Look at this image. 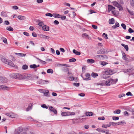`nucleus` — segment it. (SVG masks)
<instances>
[{"label":"nucleus","mask_w":134,"mask_h":134,"mask_svg":"<svg viewBox=\"0 0 134 134\" xmlns=\"http://www.w3.org/2000/svg\"><path fill=\"white\" fill-rule=\"evenodd\" d=\"M43 93L44 94V95L46 96H48V93H49V91L48 90H45L44 91H43Z\"/></svg>","instance_id":"2f4dec72"},{"label":"nucleus","mask_w":134,"mask_h":134,"mask_svg":"<svg viewBox=\"0 0 134 134\" xmlns=\"http://www.w3.org/2000/svg\"><path fill=\"white\" fill-rule=\"evenodd\" d=\"M57 65L58 66H67V64H63L58 63L57 64Z\"/></svg>","instance_id":"b1692460"},{"label":"nucleus","mask_w":134,"mask_h":134,"mask_svg":"<svg viewBox=\"0 0 134 134\" xmlns=\"http://www.w3.org/2000/svg\"><path fill=\"white\" fill-rule=\"evenodd\" d=\"M76 61V59L74 58H72L71 59H69V61L70 62H75Z\"/></svg>","instance_id":"37998d69"},{"label":"nucleus","mask_w":134,"mask_h":134,"mask_svg":"<svg viewBox=\"0 0 134 134\" xmlns=\"http://www.w3.org/2000/svg\"><path fill=\"white\" fill-rule=\"evenodd\" d=\"M42 29L44 31H48L49 30V26L45 25L42 27Z\"/></svg>","instance_id":"9b49d317"},{"label":"nucleus","mask_w":134,"mask_h":134,"mask_svg":"<svg viewBox=\"0 0 134 134\" xmlns=\"http://www.w3.org/2000/svg\"><path fill=\"white\" fill-rule=\"evenodd\" d=\"M130 4L132 7H134V0H130Z\"/></svg>","instance_id":"58836bf2"},{"label":"nucleus","mask_w":134,"mask_h":134,"mask_svg":"<svg viewBox=\"0 0 134 134\" xmlns=\"http://www.w3.org/2000/svg\"><path fill=\"white\" fill-rule=\"evenodd\" d=\"M36 58L37 59L39 60L41 62V63L42 64H45L46 63V62L42 60H41L39 59L38 58Z\"/></svg>","instance_id":"09e8293b"},{"label":"nucleus","mask_w":134,"mask_h":134,"mask_svg":"<svg viewBox=\"0 0 134 134\" xmlns=\"http://www.w3.org/2000/svg\"><path fill=\"white\" fill-rule=\"evenodd\" d=\"M110 124L109 123V124H107V125H105V124H103L102 125V127L103 128H104L106 129L108 127H109L110 126Z\"/></svg>","instance_id":"c756f323"},{"label":"nucleus","mask_w":134,"mask_h":134,"mask_svg":"<svg viewBox=\"0 0 134 134\" xmlns=\"http://www.w3.org/2000/svg\"><path fill=\"white\" fill-rule=\"evenodd\" d=\"M94 62V60L92 59H88L87 60V62L88 63L92 64Z\"/></svg>","instance_id":"dca6fc26"},{"label":"nucleus","mask_w":134,"mask_h":134,"mask_svg":"<svg viewBox=\"0 0 134 134\" xmlns=\"http://www.w3.org/2000/svg\"><path fill=\"white\" fill-rule=\"evenodd\" d=\"M32 104L31 105V106H29L26 109V111H28L31 110L32 109Z\"/></svg>","instance_id":"a19ab883"},{"label":"nucleus","mask_w":134,"mask_h":134,"mask_svg":"<svg viewBox=\"0 0 134 134\" xmlns=\"http://www.w3.org/2000/svg\"><path fill=\"white\" fill-rule=\"evenodd\" d=\"M91 76L95 78L96 77L98 76V75L97 73L93 72L92 73Z\"/></svg>","instance_id":"c85d7f7f"},{"label":"nucleus","mask_w":134,"mask_h":134,"mask_svg":"<svg viewBox=\"0 0 134 134\" xmlns=\"http://www.w3.org/2000/svg\"><path fill=\"white\" fill-rule=\"evenodd\" d=\"M47 72L48 73L52 74L53 72V71L52 69H48L47 70Z\"/></svg>","instance_id":"79ce46f5"},{"label":"nucleus","mask_w":134,"mask_h":134,"mask_svg":"<svg viewBox=\"0 0 134 134\" xmlns=\"http://www.w3.org/2000/svg\"><path fill=\"white\" fill-rule=\"evenodd\" d=\"M30 68L32 69H35L36 68V65L35 64L31 65H30Z\"/></svg>","instance_id":"c03bdc74"},{"label":"nucleus","mask_w":134,"mask_h":134,"mask_svg":"<svg viewBox=\"0 0 134 134\" xmlns=\"http://www.w3.org/2000/svg\"><path fill=\"white\" fill-rule=\"evenodd\" d=\"M54 23L55 25H58L59 24V21L57 20H55L54 22Z\"/></svg>","instance_id":"774afa93"},{"label":"nucleus","mask_w":134,"mask_h":134,"mask_svg":"<svg viewBox=\"0 0 134 134\" xmlns=\"http://www.w3.org/2000/svg\"><path fill=\"white\" fill-rule=\"evenodd\" d=\"M127 10L129 13V14L131 15H134V13H133V12L132 11H131L129 9L127 8L126 9Z\"/></svg>","instance_id":"bb28decb"},{"label":"nucleus","mask_w":134,"mask_h":134,"mask_svg":"<svg viewBox=\"0 0 134 134\" xmlns=\"http://www.w3.org/2000/svg\"><path fill=\"white\" fill-rule=\"evenodd\" d=\"M124 114L125 116H127L129 115L128 112L126 111H125L124 112Z\"/></svg>","instance_id":"0e129e2a"},{"label":"nucleus","mask_w":134,"mask_h":134,"mask_svg":"<svg viewBox=\"0 0 134 134\" xmlns=\"http://www.w3.org/2000/svg\"><path fill=\"white\" fill-rule=\"evenodd\" d=\"M103 36L106 39H107L108 38L107 35L105 33H103Z\"/></svg>","instance_id":"864d4df0"},{"label":"nucleus","mask_w":134,"mask_h":134,"mask_svg":"<svg viewBox=\"0 0 134 134\" xmlns=\"http://www.w3.org/2000/svg\"><path fill=\"white\" fill-rule=\"evenodd\" d=\"M6 29L8 31H12L13 30V28L11 26H9L8 27H7L6 28Z\"/></svg>","instance_id":"f704fd0d"},{"label":"nucleus","mask_w":134,"mask_h":134,"mask_svg":"<svg viewBox=\"0 0 134 134\" xmlns=\"http://www.w3.org/2000/svg\"><path fill=\"white\" fill-rule=\"evenodd\" d=\"M53 17L55 18H60L61 15L58 14H53Z\"/></svg>","instance_id":"4be33fe9"},{"label":"nucleus","mask_w":134,"mask_h":134,"mask_svg":"<svg viewBox=\"0 0 134 134\" xmlns=\"http://www.w3.org/2000/svg\"><path fill=\"white\" fill-rule=\"evenodd\" d=\"M129 32L130 33H131L134 32V31L131 28H130L128 30Z\"/></svg>","instance_id":"052dcab7"},{"label":"nucleus","mask_w":134,"mask_h":134,"mask_svg":"<svg viewBox=\"0 0 134 134\" xmlns=\"http://www.w3.org/2000/svg\"><path fill=\"white\" fill-rule=\"evenodd\" d=\"M18 18L20 20H23L26 19V17L24 16H22L21 15H19L18 16Z\"/></svg>","instance_id":"2eb2a0df"},{"label":"nucleus","mask_w":134,"mask_h":134,"mask_svg":"<svg viewBox=\"0 0 134 134\" xmlns=\"http://www.w3.org/2000/svg\"><path fill=\"white\" fill-rule=\"evenodd\" d=\"M126 95L127 96H132V94L130 92H129L126 93Z\"/></svg>","instance_id":"338daca9"},{"label":"nucleus","mask_w":134,"mask_h":134,"mask_svg":"<svg viewBox=\"0 0 134 134\" xmlns=\"http://www.w3.org/2000/svg\"><path fill=\"white\" fill-rule=\"evenodd\" d=\"M113 5L116 7H119V6L120 5L119 4V3L116 1H114L113 2Z\"/></svg>","instance_id":"7c9ffc66"},{"label":"nucleus","mask_w":134,"mask_h":134,"mask_svg":"<svg viewBox=\"0 0 134 134\" xmlns=\"http://www.w3.org/2000/svg\"><path fill=\"white\" fill-rule=\"evenodd\" d=\"M67 116L70 115H74L75 114V113L74 112H67Z\"/></svg>","instance_id":"c9c22d12"},{"label":"nucleus","mask_w":134,"mask_h":134,"mask_svg":"<svg viewBox=\"0 0 134 134\" xmlns=\"http://www.w3.org/2000/svg\"><path fill=\"white\" fill-rule=\"evenodd\" d=\"M10 77L13 79L21 80L22 76L21 75L17 73H13L9 75Z\"/></svg>","instance_id":"f257e3e1"},{"label":"nucleus","mask_w":134,"mask_h":134,"mask_svg":"<svg viewBox=\"0 0 134 134\" xmlns=\"http://www.w3.org/2000/svg\"><path fill=\"white\" fill-rule=\"evenodd\" d=\"M61 70L62 71L64 72H67L69 71V69L66 67H63Z\"/></svg>","instance_id":"ddd939ff"},{"label":"nucleus","mask_w":134,"mask_h":134,"mask_svg":"<svg viewBox=\"0 0 134 134\" xmlns=\"http://www.w3.org/2000/svg\"><path fill=\"white\" fill-rule=\"evenodd\" d=\"M96 130L99 132L102 133H104L105 132V131L103 129H101L98 128L96 129Z\"/></svg>","instance_id":"a878e982"},{"label":"nucleus","mask_w":134,"mask_h":134,"mask_svg":"<svg viewBox=\"0 0 134 134\" xmlns=\"http://www.w3.org/2000/svg\"><path fill=\"white\" fill-rule=\"evenodd\" d=\"M40 37L41 38H44L48 39L49 38V37L48 36H46L42 34H41L40 35Z\"/></svg>","instance_id":"412c9836"},{"label":"nucleus","mask_w":134,"mask_h":134,"mask_svg":"<svg viewBox=\"0 0 134 134\" xmlns=\"http://www.w3.org/2000/svg\"><path fill=\"white\" fill-rule=\"evenodd\" d=\"M9 88L8 87L6 86L5 85H0V90H9Z\"/></svg>","instance_id":"0eeeda50"},{"label":"nucleus","mask_w":134,"mask_h":134,"mask_svg":"<svg viewBox=\"0 0 134 134\" xmlns=\"http://www.w3.org/2000/svg\"><path fill=\"white\" fill-rule=\"evenodd\" d=\"M49 109L50 111L53 112L54 114H57V110L55 109H54L52 107H50L49 108Z\"/></svg>","instance_id":"9d476101"},{"label":"nucleus","mask_w":134,"mask_h":134,"mask_svg":"<svg viewBox=\"0 0 134 134\" xmlns=\"http://www.w3.org/2000/svg\"><path fill=\"white\" fill-rule=\"evenodd\" d=\"M5 114L11 118H13L14 116L13 114L12 113H6Z\"/></svg>","instance_id":"a211bd4d"},{"label":"nucleus","mask_w":134,"mask_h":134,"mask_svg":"<svg viewBox=\"0 0 134 134\" xmlns=\"http://www.w3.org/2000/svg\"><path fill=\"white\" fill-rule=\"evenodd\" d=\"M73 52L74 53L77 55H79L81 54V53L80 52L76 51L75 49H74L73 50Z\"/></svg>","instance_id":"aec40b11"},{"label":"nucleus","mask_w":134,"mask_h":134,"mask_svg":"<svg viewBox=\"0 0 134 134\" xmlns=\"http://www.w3.org/2000/svg\"><path fill=\"white\" fill-rule=\"evenodd\" d=\"M112 119L113 120H118L119 119V117H118L114 116L113 117Z\"/></svg>","instance_id":"8fccbe9b"},{"label":"nucleus","mask_w":134,"mask_h":134,"mask_svg":"<svg viewBox=\"0 0 134 134\" xmlns=\"http://www.w3.org/2000/svg\"><path fill=\"white\" fill-rule=\"evenodd\" d=\"M41 107L43 108H45L46 109L48 108L47 106L44 104H43L41 105Z\"/></svg>","instance_id":"603ef678"},{"label":"nucleus","mask_w":134,"mask_h":134,"mask_svg":"<svg viewBox=\"0 0 134 134\" xmlns=\"http://www.w3.org/2000/svg\"><path fill=\"white\" fill-rule=\"evenodd\" d=\"M48 82V81L47 80H40L37 81V83L41 85H43L44 84H47Z\"/></svg>","instance_id":"423d86ee"},{"label":"nucleus","mask_w":134,"mask_h":134,"mask_svg":"<svg viewBox=\"0 0 134 134\" xmlns=\"http://www.w3.org/2000/svg\"><path fill=\"white\" fill-rule=\"evenodd\" d=\"M1 15L5 17H6L7 16V15L6 13L5 12H2L1 13Z\"/></svg>","instance_id":"e433bc0d"},{"label":"nucleus","mask_w":134,"mask_h":134,"mask_svg":"<svg viewBox=\"0 0 134 134\" xmlns=\"http://www.w3.org/2000/svg\"><path fill=\"white\" fill-rule=\"evenodd\" d=\"M38 25L41 26L44 25V23L42 21H40L38 24Z\"/></svg>","instance_id":"6e6d98bb"},{"label":"nucleus","mask_w":134,"mask_h":134,"mask_svg":"<svg viewBox=\"0 0 134 134\" xmlns=\"http://www.w3.org/2000/svg\"><path fill=\"white\" fill-rule=\"evenodd\" d=\"M121 26L124 29V30H125L126 29V26L125 24H124L122 23L121 24Z\"/></svg>","instance_id":"bf43d9fd"},{"label":"nucleus","mask_w":134,"mask_h":134,"mask_svg":"<svg viewBox=\"0 0 134 134\" xmlns=\"http://www.w3.org/2000/svg\"><path fill=\"white\" fill-rule=\"evenodd\" d=\"M121 45L122 46L124 47L126 51H128L129 48L128 45H125L123 43L121 44Z\"/></svg>","instance_id":"5701e85b"},{"label":"nucleus","mask_w":134,"mask_h":134,"mask_svg":"<svg viewBox=\"0 0 134 134\" xmlns=\"http://www.w3.org/2000/svg\"><path fill=\"white\" fill-rule=\"evenodd\" d=\"M85 114L86 116H92L93 114V113L88 111L85 113Z\"/></svg>","instance_id":"f3484780"},{"label":"nucleus","mask_w":134,"mask_h":134,"mask_svg":"<svg viewBox=\"0 0 134 134\" xmlns=\"http://www.w3.org/2000/svg\"><path fill=\"white\" fill-rule=\"evenodd\" d=\"M97 58H104H104H105V57H107L105 55H97L96 56Z\"/></svg>","instance_id":"cd10ccee"},{"label":"nucleus","mask_w":134,"mask_h":134,"mask_svg":"<svg viewBox=\"0 0 134 134\" xmlns=\"http://www.w3.org/2000/svg\"><path fill=\"white\" fill-rule=\"evenodd\" d=\"M15 54L20 57L25 56L26 55V54L20 53H16Z\"/></svg>","instance_id":"393cba45"},{"label":"nucleus","mask_w":134,"mask_h":134,"mask_svg":"<svg viewBox=\"0 0 134 134\" xmlns=\"http://www.w3.org/2000/svg\"><path fill=\"white\" fill-rule=\"evenodd\" d=\"M115 82L114 80V79H109L105 81V85L107 86H109L111 85L115 84Z\"/></svg>","instance_id":"20e7f679"},{"label":"nucleus","mask_w":134,"mask_h":134,"mask_svg":"<svg viewBox=\"0 0 134 134\" xmlns=\"http://www.w3.org/2000/svg\"><path fill=\"white\" fill-rule=\"evenodd\" d=\"M101 76L104 79H107L110 77L109 75L107 73V71L105 72V73L104 74H102L101 75Z\"/></svg>","instance_id":"6e6552de"},{"label":"nucleus","mask_w":134,"mask_h":134,"mask_svg":"<svg viewBox=\"0 0 134 134\" xmlns=\"http://www.w3.org/2000/svg\"><path fill=\"white\" fill-rule=\"evenodd\" d=\"M106 52L105 49H102L98 51L97 52V54H104Z\"/></svg>","instance_id":"1a4fd4ad"},{"label":"nucleus","mask_w":134,"mask_h":134,"mask_svg":"<svg viewBox=\"0 0 134 134\" xmlns=\"http://www.w3.org/2000/svg\"><path fill=\"white\" fill-rule=\"evenodd\" d=\"M74 85V86L77 87H79L80 85V83H74L73 84Z\"/></svg>","instance_id":"680f3d73"},{"label":"nucleus","mask_w":134,"mask_h":134,"mask_svg":"<svg viewBox=\"0 0 134 134\" xmlns=\"http://www.w3.org/2000/svg\"><path fill=\"white\" fill-rule=\"evenodd\" d=\"M109 23L110 24H113L114 23V18H111L109 20Z\"/></svg>","instance_id":"6ab92c4d"},{"label":"nucleus","mask_w":134,"mask_h":134,"mask_svg":"<svg viewBox=\"0 0 134 134\" xmlns=\"http://www.w3.org/2000/svg\"><path fill=\"white\" fill-rule=\"evenodd\" d=\"M45 15L47 16H49L50 17H52L53 16V15L51 13H47L45 14Z\"/></svg>","instance_id":"3c124183"},{"label":"nucleus","mask_w":134,"mask_h":134,"mask_svg":"<svg viewBox=\"0 0 134 134\" xmlns=\"http://www.w3.org/2000/svg\"><path fill=\"white\" fill-rule=\"evenodd\" d=\"M109 124H110V126L111 125H113L114 126H115L117 124V123L116 122H109Z\"/></svg>","instance_id":"de8ad7c7"},{"label":"nucleus","mask_w":134,"mask_h":134,"mask_svg":"<svg viewBox=\"0 0 134 134\" xmlns=\"http://www.w3.org/2000/svg\"><path fill=\"white\" fill-rule=\"evenodd\" d=\"M81 76L84 80L88 81L91 80L90 75L89 73H86L85 74V76L86 77H84L82 75H81Z\"/></svg>","instance_id":"39448f33"},{"label":"nucleus","mask_w":134,"mask_h":134,"mask_svg":"<svg viewBox=\"0 0 134 134\" xmlns=\"http://www.w3.org/2000/svg\"><path fill=\"white\" fill-rule=\"evenodd\" d=\"M1 60L3 62L6 64H8L12 67H14V65L12 61L10 60L4 58H2Z\"/></svg>","instance_id":"f03ea898"},{"label":"nucleus","mask_w":134,"mask_h":134,"mask_svg":"<svg viewBox=\"0 0 134 134\" xmlns=\"http://www.w3.org/2000/svg\"><path fill=\"white\" fill-rule=\"evenodd\" d=\"M61 115L63 116H67V112H62L61 113Z\"/></svg>","instance_id":"5fc2aeb1"},{"label":"nucleus","mask_w":134,"mask_h":134,"mask_svg":"<svg viewBox=\"0 0 134 134\" xmlns=\"http://www.w3.org/2000/svg\"><path fill=\"white\" fill-rule=\"evenodd\" d=\"M16 130L20 133L23 131V129L22 127H19Z\"/></svg>","instance_id":"4c0bfd02"},{"label":"nucleus","mask_w":134,"mask_h":134,"mask_svg":"<svg viewBox=\"0 0 134 134\" xmlns=\"http://www.w3.org/2000/svg\"><path fill=\"white\" fill-rule=\"evenodd\" d=\"M119 26V24L118 22H116L115 23V25L111 27L113 29H115L117 27H118Z\"/></svg>","instance_id":"4468645a"},{"label":"nucleus","mask_w":134,"mask_h":134,"mask_svg":"<svg viewBox=\"0 0 134 134\" xmlns=\"http://www.w3.org/2000/svg\"><path fill=\"white\" fill-rule=\"evenodd\" d=\"M28 68V66L26 65H23L22 67V68L23 70H25L27 69Z\"/></svg>","instance_id":"72a5a7b5"},{"label":"nucleus","mask_w":134,"mask_h":134,"mask_svg":"<svg viewBox=\"0 0 134 134\" xmlns=\"http://www.w3.org/2000/svg\"><path fill=\"white\" fill-rule=\"evenodd\" d=\"M82 37H83L88 38L89 37V35L86 33H84L82 35Z\"/></svg>","instance_id":"ea45409f"},{"label":"nucleus","mask_w":134,"mask_h":134,"mask_svg":"<svg viewBox=\"0 0 134 134\" xmlns=\"http://www.w3.org/2000/svg\"><path fill=\"white\" fill-rule=\"evenodd\" d=\"M113 71L112 70H108L107 71V73H108V75H111L113 74L112 73Z\"/></svg>","instance_id":"a18cd8bd"},{"label":"nucleus","mask_w":134,"mask_h":134,"mask_svg":"<svg viewBox=\"0 0 134 134\" xmlns=\"http://www.w3.org/2000/svg\"><path fill=\"white\" fill-rule=\"evenodd\" d=\"M22 77L21 79H26L29 80H32L33 79L34 75H31L30 74H25L24 75H21Z\"/></svg>","instance_id":"7ed1b4c3"},{"label":"nucleus","mask_w":134,"mask_h":134,"mask_svg":"<svg viewBox=\"0 0 134 134\" xmlns=\"http://www.w3.org/2000/svg\"><path fill=\"white\" fill-rule=\"evenodd\" d=\"M98 119L100 120H104L105 119V118L104 116L100 117L98 118Z\"/></svg>","instance_id":"13d9d810"},{"label":"nucleus","mask_w":134,"mask_h":134,"mask_svg":"<svg viewBox=\"0 0 134 134\" xmlns=\"http://www.w3.org/2000/svg\"><path fill=\"white\" fill-rule=\"evenodd\" d=\"M108 10L109 12L112 11L115 9V8L111 5H108Z\"/></svg>","instance_id":"f8f14e48"},{"label":"nucleus","mask_w":134,"mask_h":134,"mask_svg":"<svg viewBox=\"0 0 134 134\" xmlns=\"http://www.w3.org/2000/svg\"><path fill=\"white\" fill-rule=\"evenodd\" d=\"M2 40L3 41V42L4 43H7V39L4 38V37H2Z\"/></svg>","instance_id":"4d7b16f0"},{"label":"nucleus","mask_w":134,"mask_h":134,"mask_svg":"<svg viewBox=\"0 0 134 134\" xmlns=\"http://www.w3.org/2000/svg\"><path fill=\"white\" fill-rule=\"evenodd\" d=\"M23 34L24 35H26L27 36H29V34L26 32H24Z\"/></svg>","instance_id":"69168bd1"},{"label":"nucleus","mask_w":134,"mask_h":134,"mask_svg":"<svg viewBox=\"0 0 134 134\" xmlns=\"http://www.w3.org/2000/svg\"><path fill=\"white\" fill-rule=\"evenodd\" d=\"M99 63L100 64L103 65V66H104L106 64H107V63H106L104 61L103 62H100Z\"/></svg>","instance_id":"49530a36"},{"label":"nucleus","mask_w":134,"mask_h":134,"mask_svg":"<svg viewBox=\"0 0 134 134\" xmlns=\"http://www.w3.org/2000/svg\"><path fill=\"white\" fill-rule=\"evenodd\" d=\"M97 85H98L104 86L105 85V83L99 82L97 83Z\"/></svg>","instance_id":"e2e57ef3"},{"label":"nucleus","mask_w":134,"mask_h":134,"mask_svg":"<svg viewBox=\"0 0 134 134\" xmlns=\"http://www.w3.org/2000/svg\"><path fill=\"white\" fill-rule=\"evenodd\" d=\"M121 110L120 109H118L117 110L114 111L113 113L115 114H119L120 113Z\"/></svg>","instance_id":"473e14b6"}]
</instances>
